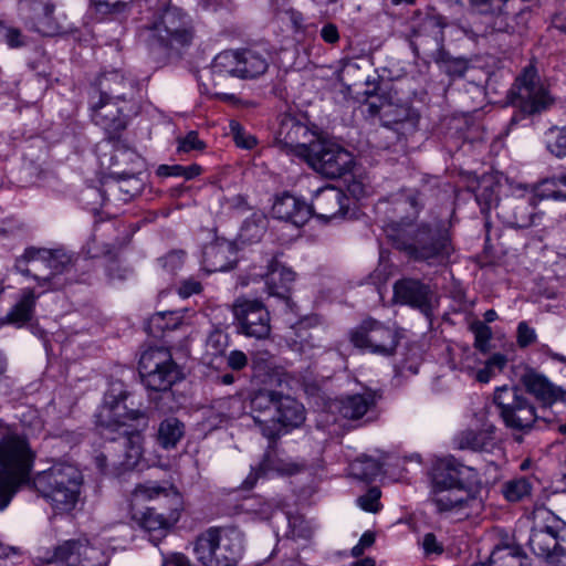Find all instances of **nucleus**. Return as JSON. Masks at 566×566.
I'll return each mask as SVG.
<instances>
[{
  "mask_svg": "<svg viewBox=\"0 0 566 566\" xmlns=\"http://www.w3.org/2000/svg\"><path fill=\"white\" fill-rule=\"evenodd\" d=\"M392 203L395 212L406 213L385 229L392 245L413 261L428 265L447 264L454 252L450 226L444 222L411 223L423 208V200L416 190H402L394 195Z\"/></svg>",
  "mask_w": 566,
  "mask_h": 566,
  "instance_id": "nucleus-1",
  "label": "nucleus"
},
{
  "mask_svg": "<svg viewBox=\"0 0 566 566\" xmlns=\"http://www.w3.org/2000/svg\"><path fill=\"white\" fill-rule=\"evenodd\" d=\"M128 394L122 385H113L105 394L103 407L98 413L101 427L111 431H119L118 438H112L114 444L124 449L123 460L118 461L125 470H132L138 465L143 458L144 437L140 430L128 429V421H142L147 426V418L140 410H128L125 400Z\"/></svg>",
  "mask_w": 566,
  "mask_h": 566,
  "instance_id": "nucleus-2",
  "label": "nucleus"
},
{
  "mask_svg": "<svg viewBox=\"0 0 566 566\" xmlns=\"http://www.w3.org/2000/svg\"><path fill=\"white\" fill-rule=\"evenodd\" d=\"M74 268L73 256L61 249L28 248L15 260L14 269L32 277L42 292L59 291L72 283L66 277Z\"/></svg>",
  "mask_w": 566,
  "mask_h": 566,
  "instance_id": "nucleus-3",
  "label": "nucleus"
},
{
  "mask_svg": "<svg viewBox=\"0 0 566 566\" xmlns=\"http://www.w3.org/2000/svg\"><path fill=\"white\" fill-rule=\"evenodd\" d=\"M35 454L22 436L11 432L0 438V511H3L27 482Z\"/></svg>",
  "mask_w": 566,
  "mask_h": 566,
  "instance_id": "nucleus-4",
  "label": "nucleus"
},
{
  "mask_svg": "<svg viewBox=\"0 0 566 566\" xmlns=\"http://www.w3.org/2000/svg\"><path fill=\"white\" fill-rule=\"evenodd\" d=\"M83 474L73 464L59 462L32 479V486L54 510L72 511L78 502Z\"/></svg>",
  "mask_w": 566,
  "mask_h": 566,
  "instance_id": "nucleus-5",
  "label": "nucleus"
},
{
  "mask_svg": "<svg viewBox=\"0 0 566 566\" xmlns=\"http://www.w3.org/2000/svg\"><path fill=\"white\" fill-rule=\"evenodd\" d=\"M243 533L237 526H211L196 537L193 553L202 566H237L243 555Z\"/></svg>",
  "mask_w": 566,
  "mask_h": 566,
  "instance_id": "nucleus-6",
  "label": "nucleus"
},
{
  "mask_svg": "<svg viewBox=\"0 0 566 566\" xmlns=\"http://www.w3.org/2000/svg\"><path fill=\"white\" fill-rule=\"evenodd\" d=\"M139 36L149 45L178 50L187 46L193 39L191 18L181 9L168 6L163 12L147 18L138 27Z\"/></svg>",
  "mask_w": 566,
  "mask_h": 566,
  "instance_id": "nucleus-7",
  "label": "nucleus"
},
{
  "mask_svg": "<svg viewBox=\"0 0 566 566\" xmlns=\"http://www.w3.org/2000/svg\"><path fill=\"white\" fill-rule=\"evenodd\" d=\"M528 546L546 564L566 566V522L546 507L536 509Z\"/></svg>",
  "mask_w": 566,
  "mask_h": 566,
  "instance_id": "nucleus-8",
  "label": "nucleus"
},
{
  "mask_svg": "<svg viewBox=\"0 0 566 566\" xmlns=\"http://www.w3.org/2000/svg\"><path fill=\"white\" fill-rule=\"evenodd\" d=\"M493 401L504 424L513 431L514 440L518 443L523 442V436L528 434L537 422L545 421L536 415L534 405L517 387L496 388Z\"/></svg>",
  "mask_w": 566,
  "mask_h": 566,
  "instance_id": "nucleus-9",
  "label": "nucleus"
},
{
  "mask_svg": "<svg viewBox=\"0 0 566 566\" xmlns=\"http://www.w3.org/2000/svg\"><path fill=\"white\" fill-rule=\"evenodd\" d=\"M138 371L145 387L153 391L167 392L184 378L181 368L165 347L145 349L138 361Z\"/></svg>",
  "mask_w": 566,
  "mask_h": 566,
  "instance_id": "nucleus-10",
  "label": "nucleus"
},
{
  "mask_svg": "<svg viewBox=\"0 0 566 566\" xmlns=\"http://www.w3.org/2000/svg\"><path fill=\"white\" fill-rule=\"evenodd\" d=\"M304 160L321 175L334 179L347 174L354 164V156L339 144L318 137L312 144Z\"/></svg>",
  "mask_w": 566,
  "mask_h": 566,
  "instance_id": "nucleus-11",
  "label": "nucleus"
},
{
  "mask_svg": "<svg viewBox=\"0 0 566 566\" xmlns=\"http://www.w3.org/2000/svg\"><path fill=\"white\" fill-rule=\"evenodd\" d=\"M512 103L523 114L534 115L546 111L553 103L548 91L541 82L538 72L533 64L524 67L511 90Z\"/></svg>",
  "mask_w": 566,
  "mask_h": 566,
  "instance_id": "nucleus-12",
  "label": "nucleus"
},
{
  "mask_svg": "<svg viewBox=\"0 0 566 566\" xmlns=\"http://www.w3.org/2000/svg\"><path fill=\"white\" fill-rule=\"evenodd\" d=\"M350 342L357 348L388 357L396 353L399 336L390 326L367 318L350 332Z\"/></svg>",
  "mask_w": 566,
  "mask_h": 566,
  "instance_id": "nucleus-13",
  "label": "nucleus"
},
{
  "mask_svg": "<svg viewBox=\"0 0 566 566\" xmlns=\"http://www.w3.org/2000/svg\"><path fill=\"white\" fill-rule=\"evenodd\" d=\"M232 312L239 333L256 339L270 336V313L261 301L238 297L232 305Z\"/></svg>",
  "mask_w": 566,
  "mask_h": 566,
  "instance_id": "nucleus-14",
  "label": "nucleus"
},
{
  "mask_svg": "<svg viewBox=\"0 0 566 566\" xmlns=\"http://www.w3.org/2000/svg\"><path fill=\"white\" fill-rule=\"evenodd\" d=\"M432 486L472 490L481 489V480L475 469L464 465L454 457L438 459L432 467Z\"/></svg>",
  "mask_w": 566,
  "mask_h": 566,
  "instance_id": "nucleus-15",
  "label": "nucleus"
},
{
  "mask_svg": "<svg viewBox=\"0 0 566 566\" xmlns=\"http://www.w3.org/2000/svg\"><path fill=\"white\" fill-rule=\"evenodd\" d=\"M115 169L112 175L117 180V189L124 195L122 198L127 201L138 196L144 188L140 168L142 158L133 150L122 146L117 147L112 156Z\"/></svg>",
  "mask_w": 566,
  "mask_h": 566,
  "instance_id": "nucleus-16",
  "label": "nucleus"
},
{
  "mask_svg": "<svg viewBox=\"0 0 566 566\" xmlns=\"http://www.w3.org/2000/svg\"><path fill=\"white\" fill-rule=\"evenodd\" d=\"M318 137L307 124L291 114H285L280 119L275 143L282 151L304 159Z\"/></svg>",
  "mask_w": 566,
  "mask_h": 566,
  "instance_id": "nucleus-17",
  "label": "nucleus"
},
{
  "mask_svg": "<svg viewBox=\"0 0 566 566\" xmlns=\"http://www.w3.org/2000/svg\"><path fill=\"white\" fill-rule=\"evenodd\" d=\"M481 489L462 490L432 486L430 501L440 514H459L469 516L478 513L483 504Z\"/></svg>",
  "mask_w": 566,
  "mask_h": 566,
  "instance_id": "nucleus-18",
  "label": "nucleus"
},
{
  "mask_svg": "<svg viewBox=\"0 0 566 566\" xmlns=\"http://www.w3.org/2000/svg\"><path fill=\"white\" fill-rule=\"evenodd\" d=\"M538 201L533 193L506 198L496 205L497 216L511 228L527 229L536 226L542 218L536 210Z\"/></svg>",
  "mask_w": 566,
  "mask_h": 566,
  "instance_id": "nucleus-19",
  "label": "nucleus"
},
{
  "mask_svg": "<svg viewBox=\"0 0 566 566\" xmlns=\"http://www.w3.org/2000/svg\"><path fill=\"white\" fill-rule=\"evenodd\" d=\"M171 505L167 513L158 512L156 507H146L145 511L134 512L133 518L139 527L149 534V539L157 544L180 517V496L172 492L169 500Z\"/></svg>",
  "mask_w": 566,
  "mask_h": 566,
  "instance_id": "nucleus-20",
  "label": "nucleus"
},
{
  "mask_svg": "<svg viewBox=\"0 0 566 566\" xmlns=\"http://www.w3.org/2000/svg\"><path fill=\"white\" fill-rule=\"evenodd\" d=\"M54 0H20L19 14L25 27L45 36H52L62 31L54 18Z\"/></svg>",
  "mask_w": 566,
  "mask_h": 566,
  "instance_id": "nucleus-21",
  "label": "nucleus"
},
{
  "mask_svg": "<svg viewBox=\"0 0 566 566\" xmlns=\"http://www.w3.org/2000/svg\"><path fill=\"white\" fill-rule=\"evenodd\" d=\"M129 104H120L105 98H98L92 105V119L106 134L108 140H117L127 126Z\"/></svg>",
  "mask_w": 566,
  "mask_h": 566,
  "instance_id": "nucleus-22",
  "label": "nucleus"
},
{
  "mask_svg": "<svg viewBox=\"0 0 566 566\" xmlns=\"http://www.w3.org/2000/svg\"><path fill=\"white\" fill-rule=\"evenodd\" d=\"M52 560L65 566H106L103 551L86 541L64 542L55 548Z\"/></svg>",
  "mask_w": 566,
  "mask_h": 566,
  "instance_id": "nucleus-23",
  "label": "nucleus"
},
{
  "mask_svg": "<svg viewBox=\"0 0 566 566\" xmlns=\"http://www.w3.org/2000/svg\"><path fill=\"white\" fill-rule=\"evenodd\" d=\"M99 97L129 104L138 91V84L135 77L120 69L104 71L97 78Z\"/></svg>",
  "mask_w": 566,
  "mask_h": 566,
  "instance_id": "nucleus-24",
  "label": "nucleus"
},
{
  "mask_svg": "<svg viewBox=\"0 0 566 566\" xmlns=\"http://www.w3.org/2000/svg\"><path fill=\"white\" fill-rule=\"evenodd\" d=\"M395 298L402 303L419 308L429 316L433 307L434 292L430 285L417 279L405 277L394 285Z\"/></svg>",
  "mask_w": 566,
  "mask_h": 566,
  "instance_id": "nucleus-25",
  "label": "nucleus"
},
{
  "mask_svg": "<svg viewBox=\"0 0 566 566\" xmlns=\"http://www.w3.org/2000/svg\"><path fill=\"white\" fill-rule=\"evenodd\" d=\"M347 196L334 186L319 188L308 205L311 217L329 220L347 212Z\"/></svg>",
  "mask_w": 566,
  "mask_h": 566,
  "instance_id": "nucleus-26",
  "label": "nucleus"
},
{
  "mask_svg": "<svg viewBox=\"0 0 566 566\" xmlns=\"http://www.w3.org/2000/svg\"><path fill=\"white\" fill-rule=\"evenodd\" d=\"M304 469V463H297L283 459L280 455L276 446H269L259 465L258 471L251 472L250 475L244 481L243 485L247 489H251L255 484L259 475L265 474L268 472H276L279 474L293 475L303 471Z\"/></svg>",
  "mask_w": 566,
  "mask_h": 566,
  "instance_id": "nucleus-27",
  "label": "nucleus"
},
{
  "mask_svg": "<svg viewBox=\"0 0 566 566\" xmlns=\"http://www.w3.org/2000/svg\"><path fill=\"white\" fill-rule=\"evenodd\" d=\"M272 212L275 218L296 227L304 226L311 219L308 203L289 192H284L275 199Z\"/></svg>",
  "mask_w": 566,
  "mask_h": 566,
  "instance_id": "nucleus-28",
  "label": "nucleus"
},
{
  "mask_svg": "<svg viewBox=\"0 0 566 566\" xmlns=\"http://www.w3.org/2000/svg\"><path fill=\"white\" fill-rule=\"evenodd\" d=\"M266 290L269 295L290 302L295 273L274 256L268 264Z\"/></svg>",
  "mask_w": 566,
  "mask_h": 566,
  "instance_id": "nucleus-29",
  "label": "nucleus"
},
{
  "mask_svg": "<svg viewBox=\"0 0 566 566\" xmlns=\"http://www.w3.org/2000/svg\"><path fill=\"white\" fill-rule=\"evenodd\" d=\"M437 50L431 57L439 71L446 74L450 81L462 78L470 67V60L464 56H453L443 45V33L438 32L436 36Z\"/></svg>",
  "mask_w": 566,
  "mask_h": 566,
  "instance_id": "nucleus-30",
  "label": "nucleus"
},
{
  "mask_svg": "<svg viewBox=\"0 0 566 566\" xmlns=\"http://www.w3.org/2000/svg\"><path fill=\"white\" fill-rule=\"evenodd\" d=\"M380 398L381 394L371 389L346 396L338 401V412L346 419H360L376 406Z\"/></svg>",
  "mask_w": 566,
  "mask_h": 566,
  "instance_id": "nucleus-31",
  "label": "nucleus"
},
{
  "mask_svg": "<svg viewBox=\"0 0 566 566\" xmlns=\"http://www.w3.org/2000/svg\"><path fill=\"white\" fill-rule=\"evenodd\" d=\"M522 382L527 392L543 405H552L563 396V390L555 387L544 375L528 370L522 376Z\"/></svg>",
  "mask_w": 566,
  "mask_h": 566,
  "instance_id": "nucleus-32",
  "label": "nucleus"
},
{
  "mask_svg": "<svg viewBox=\"0 0 566 566\" xmlns=\"http://www.w3.org/2000/svg\"><path fill=\"white\" fill-rule=\"evenodd\" d=\"M269 69V56L264 51L255 49L239 50V77L255 78Z\"/></svg>",
  "mask_w": 566,
  "mask_h": 566,
  "instance_id": "nucleus-33",
  "label": "nucleus"
},
{
  "mask_svg": "<svg viewBox=\"0 0 566 566\" xmlns=\"http://www.w3.org/2000/svg\"><path fill=\"white\" fill-rule=\"evenodd\" d=\"M274 416L284 427H298L305 420V410L296 399L280 394Z\"/></svg>",
  "mask_w": 566,
  "mask_h": 566,
  "instance_id": "nucleus-34",
  "label": "nucleus"
},
{
  "mask_svg": "<svg viewBox=\"0 0 566 566\" xmlns=\"http://www.w3.org/2000/svg\"><path fill=\"white\" fill-rule=\"evenodd\" d=\"M185 434V424L175 417L164 419L158 427L157 442L164 449H172Z\"/></svg>",
  "mask_w": 566,
  "mask_h": 566,
  "instance_id": "nucleus-35",
  "label": "nucleus"
},
{
  "mask_svg": "<svg viewBox=\"0 0 566 566\" xmlns=\"http://www.w3.org/2000/svg\"><path fill=\"white\" fill-rule=\"evenodd\" d=\"M455 442L459 449L475 452H489L494 446L493 438L486 431H462L457 436Z\"/></svg>",
  "mask_w": 566,
  "mask_h": 566,
  "instance_id": "nucleus-36",
  "label": "nucleus"
},
{
  "mask_svg": "<svg viewBox=\"0 0 566 566\" xmlns=\"http://www.w3.org/2000/svg\"><path fill=\"white\" fill-rule=\"evenodd\" d=\"M36 295L32 289L23 290L20 301L8 313L7 319L13 324H24L32 317Z\"/></svg>",
  "mask_w": 566,
  "mask_h": 566,
  "instance_id": "nucleus-37",
  "label": "nucleus"
},
{
  "mask_svg": "<svg viewBox=\"0 0 566 566\" xmlns=\"http://www.w3.org/2000/svg\"><path fill=\"white\" fill-rule=\"evenodd\" d=\"M212 73L219 76L231 75L239 77V50L223 51L219 53L211 65Z\"/></svg>",
  "mask_w": 566,
  "mask_h": 566,
  "instance_id": "nucleus-38",
  "label": "nucleus"
},
{
  "mask_svg": "<svg viewBox=\"0 0 566 566\" xmlns=\"http://www.w3.org/2000/svg\"><path fill=\"white\" fill-rule=\"evenodd\" d=\"M470 13L485 17H496L504 13L509 0H461Z\"/></svg>",
  "mask_w": 566,
  "mask_h": 566,
  "instance_id": "nucleus-39",
  "label": "nucleus"
},
{
  "mask_svg": "<svg viewBox=\"0 0 566 566\" xmlns=\"http://www.w3.org/2000/svg\"><path fill=\"white\" fill-rule=\"evenodd\" d=\"M532 490V481L528 478L522 476L505 482L502 492L507 501L517 502L530 496Z\"/></svg>",
  "mask_w": 566,
  "mask_h": 566,
  "instance_id": "nucleus-40",
  "label": "nucleus"
},
{
  "mask_svg": "<svg viewBox=\"0 0 566 566\" xmlns=\"http://www.w3.org/2000/svg\"><path fill=\"white\" fill-rule=\"evenodd\" d=\"M231 251V247L226 243H216L206 247L203 255L211 271H227L230 263L226 260V254Z\"/></svg>",
  "mask_w": 566,
  "mask_h": 566,
  "instance_id": "nucleus-41",
  "label": "nucleus"
},
{
  "mask_svg": "<svg viewBox=\"0 0 566 566\" xmlns=\"http://www.w3.org/2000/svg\"><path fill=\"white\" fill-rule=\"evenodd\" d=\"M546 149L555 157H566V126H553L545 132Z\"/></svg>",
  "mask_w": 566,
  "mask_h": 566,
  "instance_id": "nucleus-42",
  "label": "nucleus"
},
{
  "mask_svg": "<svg viewBox=\"0 0 566 566\" xmlns=\"http://www.w3.org/2000/svg\"><path fill=\"white\" fill-rule=\"evenodd\" d=\"M350 470L355 478L371 481L380 473L381 464L376 459L363 455L350 465Z\"/></svg>",
  "mask_w": 566,
  "mask_h": 566,
  "instance_id": "nucleus-43",
  "label": "nucleus"
},
{
  "mask_svg": "<svg viewBox=\"0 0 566 566\" xmlns=\"http://www.w3.org/2000/svg\"><path fill=\"white\" fill-rule=\"evenodd\" d=\"M181 323V316L177 312H161L150 317L148 328L151 334H155L158 331L176 329Z\"/></svg>",
  "mask_w": 566,
  "mask_h": 566,
  "instance_id": "nucleus-44",
  "label": "nucleus"
},
{
  "mask_svg": "<svg viewBox=\"0 0 566 566\" xmlns=\"http://www.w3.org/2000/svg\"><path fill=\"white\" fill-rule=\"evenodd\" d=\"M280 398V394L269 389H260L253 394L250 400L252 412H264L276 409V401Z\"/></svg>",
  "mask_w": 566,
  "mask_h": 566,
  "instance_id": "nucleus-45",
  "label": "nucleus"
},
{
  "mask_svg": "<svg viewBox=\"0 0 566 566\" xmlns=\"http://www.w3.org/2000/svg\"><path fill=\"white\" fill-rule=\"evenodd\" d=\"M523 551L521 547L506 546L492 553L491 562L497 563L499 566H518L521 563Z\"/></svg>",
  "mask_w": 566,
  "mask_h": 566,
  "instance_id": "nucleus-46",
  "label": "nucleus"
},
{
  "mask_svg": "<svg viewBox=\"0 0 566 566\" xmlns=\"http://www.w3.org/2000/svg\"><path fill=\"white\" fill-rule=\"evenodd\" d=\"M206 346L211 355H223L229 346V335L220 328H214L209 333Z\"/></svg>",
  "mask_w": 566,
  "mask_h": 566,
  "instance_id": "nucleus-47",
  "label": "nucleus"
},
{
  "mask_svg": "<svg viewBox=\"0 0 566 566\" xmlns=\"http://www.w3.org/2000/svg\"><path fill=\"white\" fill-rule=\"evenodd\" d=\"M471 331L474 334V346L482 353L488 352L492 336L491 328L482 322H475L471 325Z\"/></svg>",
  "mask_w": 566,
  "mask_h": 566,
  "instance_id": "nucleus-48",
  "label": "nucleus"
},
{
  "mask_svg": "<svg viewBox=\"0 0 566 566\" xmlns=\"http://www.w3.org/2000/svg\"><path fill=\"white\" fill-rule=\"evenodd\" d=\"M160 495H164L165 497H168L169 490L163 486H159L155 483L147 482L143 484L136 485L134 490V497L135 499H145V500H151L154 497H158Z\"/></svg>",
  "mask_w": 566,
  "mask_h": 566,
  "instance_id": "nucleus-49",
  "label": "nucleus"
},
{
  "mask_svg": "<svg viewBox=\"0 0 566 566\" xmlns=\"http://www.w3.org/2000/svg\"><path fill=\"white\" fill-rule=\"evenodd\" d=\"M230 129L231 133L233 134V139L238 147L251 149L256 145L255 137L245 133V130L241 127V125L238 122H231Z\"/></svg>",
  "mask_w": 566,
  "mask_h": 566,
  "instance_id": "nucleus-50",
  "label": "nucleus"
},
{
  "mask_svg": "<svg viewBox=\"0 0 566 566\" xmlns=\"http://www.w3.org/2000/svg\"><path fill=\"white\" fill-rule=\"evenodd\" d=\"M178 153H190L192 150H202L206 147V144L199 139L198 133L195 130L189 132L186 136L179 137L177 139Z\"/></svg>",
  "mask_w": 566,
  "mask_h": 566,
  "instance_id": "nucleus-51",
  "label": "nucleus"
},
{
  "mask_svg": "<svg viewBox=\"0 0 566 566\" xmlns=\"http://www.w3.org/2000/svg\"><path fill=\"white\" fill-rule=\"evenodd\" d=\"M380 495V490L374 486L366 494L359 496L357 502L364 511L376 513L379 510Z\"/></svg>",
  "mask_w": 566,
  "mask_h": 566,
  "instance_id": "nucleus-52",
  "label": "nucleus"
},
{
  "mask_svg": "<svg viewBox=\"0 0 566 566\" xmlns=\"http://www.w3.org/2000/svg\"><path fill=\"white\" fill-rule=\"evenodd\" d=\"M537 335L526 322H520L516 331V343L518 347L526 348L536 342Z\"/></svg>",
  "mask_w": 566,
  "mask_h": 566,
  "instance_id": "nucleus-53",
  "label": "nucleus"
},
{
  "mask_svg": "<svg viewBox=\"0 0 566 566\" xmlns=\"http://www.w3.org/2000/svg\"><path fill=\"white\" fill-rule=\"evenodd\" d=\"M254 420L260 423L262 434L269 439V446H276V439L279 438L277 420L273 416L271 418V424L260 419L259 416H253Z\"/></svg>",
  "mask_w": 566,
  "mask_h": 566,
  "instance_id": "nucleus-54",
  "label": "nucleus"
},
{
  "mask_svg": "<svg viewBox=\"0 0 566 566\" xmlns=\"http://www.w3.org/2000/svg\"><path fill=\"white\" fill-rule=\"evenodd\" d=\"M0 32L3 33L4 41L10 48H20L25 44L22 32L17 28L4 27L0 23Z\"/></svg>",
  "mask_w": 566,
  "mask_h": 566,
  "instance_id": "nucleus-55",
  "label": "nucleus"
},
{
  "mask_svg": "<svg viewBox=\"0 0 566 566\" xmlns=\"http://www.w3.org/2000/svg\"><path fill=\"white\" fill-rule=\"evenodd\" d=\"M185 253L182 251H171L164 258L159 259V263L168 272L174 273L181 268L184 263Z\"/></svg>",
  "mask_w": 566,
  "mask_h": 566,
  "instance_id": "nucleus-56",
  "label": "nucleus"
},
{
  "mask_svg": "<svg viewBox=\"0 0 566 566\" xmlns=\"http://www.w3.org/2000/svg\"><path fill=\"white\" fill-rule=\"evenodd\" d=\"M422 547L427 555H440L443 553V545L440 542H438L437 536L433 533H427L423 536Z\"/></svg>",
  "mask_w": 566,
  "mask_h": 566,
  "instance_id": "nucleus-57",
  "label": "nucleus"
},
{
  "mask_svg": "<svg viewBox=\"0 0 566 566\" xmlns=\"http://www.w3.org/2000/svg\"><path fill=\"white\" fill-rule=\"evenodd\" d=\"M202 290V285L195 279H187L181 282L178 293L181 297L187 298L193 294H199Z\"/></svg>",
  "mask_w": 566,
  "mask_h": 566,
  "instance_id": "nucleus-58",
  "label": "nucleus"
},
{
  "mask_svg": "<svg viewBox=\"0 0 566 566\" xmlns=\"http://www.w3.org/2000/svg\"><path fill=\"white\" fill-rule=\"evenodd\" d=\"M475 199L480 206H482V210L489 209L492 202L495 200V193L492 187H479Z\"/></svg>",
  "mask_w": 566,
  "mask_h": 566,
  "instance_id": "nucleus-59",
  "label": "nucleus"
},
{
  "mask_svg": "<svg viewBox=\"0 0 566 566\" xmlns=\"http://www.w3.org/2000/svg\"><path fill=\"white\" fill-rule=\"evenodd\" d=\"M227 364L232 370H241L248 365V357L241 350H232L228 358Z\"/></svg>",
  "mask_w": 566,
  "mask_h": 566,
  "instance_id": "nucleus-60",
  "label": "nucleus"
},
{
  "mask_svg": "<svg viewBox=\"0 0 566 566\" xmlns=\"http://www.w3.org/2000/svg\"><path fill=\"white\" fill-rule=\"evenodd\" d=\"M185 166L181 165H160L157 169V175L161 177H182Z\"/></svg>",
  "mask_w": 566,
  "mask_h": 566,
  "instance_id": "nucleus-61",
  "label": "nucleus"
},
{
  "mask_svg": "<svg viewBox=\"0 0 566 566\" xmlns=\"http://www.w3.org/2000/svg\"><path fill=\"white\" fill-rule=\"evenodd\" d=\"M322 39L329 44H334L339 40L338 29L334 23L325 24L321 30Z\"/></svg>",
  "mask_w": 566,
  "mask_h": 566,
  "instance_id": "nucleus-62",
  "label": "nucleus"
},
{
  "mask_svg": "<svg viewBox=\"0 0 566 566\" xmlns=\"http://www.w3.org/2000/svg\"><path fill=\"white\" fill-rule=\"evenodd\" d=\"M163 566H192L190 560L182 554H174L165 560Z\"/></svg>",
  "mask_w": 566,
  "mask_h": 566,
  "instance_id": "nucleus-63",
  "label": "nucleus"
},
{
  "mask_svg": "<svg viewBox=\"0 0 566 566\" xmlns=\"http://www.w3.org/2000/svg\"><path fill=\"white\" fill-rule=\"evenodd\" d=\"M17 555H20L19 547L7 545L0 541V558H9Z\"/></svg>",
  "mask_w": 566,
  "mask_h": 566,
  "instance_id": "nucleus-64",
  "label": "nucleus"
}]
</instances>
